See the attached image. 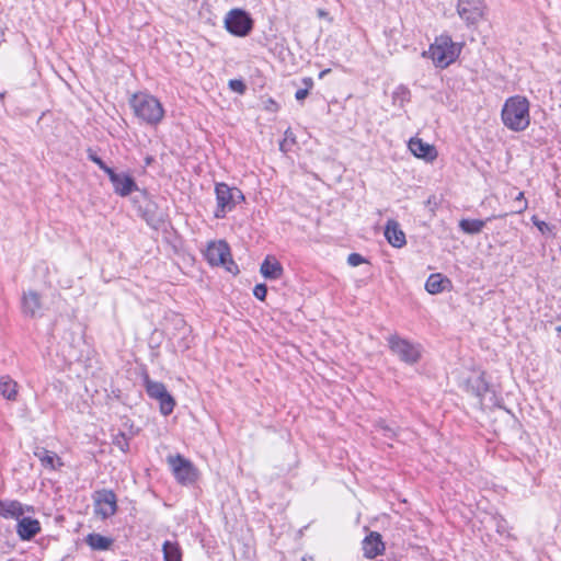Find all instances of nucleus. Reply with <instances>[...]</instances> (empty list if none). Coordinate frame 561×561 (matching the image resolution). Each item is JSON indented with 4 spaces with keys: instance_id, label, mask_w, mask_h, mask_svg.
Segmentation results:
<instances>
[{
    "instance_id": "31",
    "label": "nucleus",
    "mask_w": 561,
    "mask_h": 561,
    "mask_svg": "<svg viewBox=\"0 0 561 561\" xmlns=\"http://www.w3.org/2000/svg\"><path fill=\"white\" fill-rule=\"evenodd\" d=\"M528 207V203L525 198L524 192H519L514 199V209L512 210L515 214L524 213Z\"/></svg>"
},
{
    "instance_id": "24",
    "label": "nucleus",
    "mask_w": 561,
    "mask_h": 561,
    "mask_svg": "<svg viewBox=\"0 0 561 561\" xmlns=\"http://www.w3.org/2000/svg\"><path fill=\"white\" fill-rule=\"evenodd\" d=\"M84 541L92 550L95 551H106L111 549L114 542L111 537H106L98 533L89 534Z\"/></svg>"
},
{
    "instance_id": "16",
    "label": "nucleus",
    "mask_w": 561,
    "mask_h": 561,
    "mask_svg": "<svg viewBox=\"0 0 561 561\" xmlns=\"http://www.w3.org/2000/svg\"><path fill=\"white\" fill-rule=\"evenodd\" d=\"M409 149L415 157L422 158L426 161H433L437 157L435 147L424 142L417 137H413L409 140Z\"/></svg>"
},
{
    "instance_id": "37",
    "label": "nucleus",
    "mask_w": 561,
    "mask_h": 561,
    "mask_svg": "<svg viewBox=\"0 0 561 561\" xmlns=\"http://www.w3.org/2000/svg\"><path fill=\"white\" fill-rule=\"evenodd\" d=\"M308 95H309V90L308 89H299L295 93V98L299 102L304 101Z\"/></svg>"
},
{
    "instance_id": "9",
    "label": "nucleus",
    "mask_w": 561,
    "mask_h": 561,
    "mask_svg": "<svg viewBox=\"0 0 561 561\" xmlns=\"http://www.w3.org/2000/svg\"><path fill=\"white\" fill-rule=\"evenodd\" d=\"M168 462L172 468L176 481L183 485L193 484L197 480V469L191 460L182 455L170 456Z\"/></svg>"
},
{
    "instance_id": "32",
    "label": "nucleus",
    "mask_w": 561,
    "mask_h": 561,
    "mask_svg": "<svg viewBox=\"0 0 561 561\" xmlns=\"http://www.w3.org/2000/svg\"><path fill=\"white\" fill-rule=\"evenodd\" d=\"M377 427L381 431L382 435L386 438L393 439L397 436V430L388 424L385 421H379L377 423Z\"/></svg>"
},
{
    "instance_id": "36",
    "label": "nucleus",
    "mask_w": 561,
    "mask_h": 561,
    "mask_svg": "<svg viewBox=\"0 0 561 561\" xmlns=\"http://www.w3.org/2000/svg\"><path fill=\"white\" fill-rule=\"evenodd\" d=\"M531 220L534 225L540 230V232L545 233L546 231L550 230L548 224L539 220L536 216H533Z\"/></svg>"
},
{
    "instance_id": "15",
    "label": "nucleus",
    "mask_w": 561,
    "mask_h": 561,
    "mask_svg": "<svg viewBox=\"0 0 561 561\" xmlns=\"http://www.w3.org/2000/svg\"><path fill=\"white\" fill-rule=\"evenodd\" d=\"M41 524L32 517L21 516L18 519L16 533L21 540H31L41 533Z\"/></svg>"
},
{
    "instance_id": "29",
    "label": "nucleus",
    "mask_w": 561,
    "mask_h": 561,
    "mask_svg": "<svg viewBox=\"0 0 561 561\" xmlns=\"http://www.w3.org/2000/svg\"><path fill=\"white\" fill-rule=\"evenodd\" d=\"M113 445L123 453L129 451V438L124 432H118L113 438Z\"/></svg>"
},
{
    "instance_id": "33",
    "label": "nucleus",
    "mask_w": 561,
    "mask_h": 561,
    "mask_svg": "<svg viewBox=\"0 0 561 561\" xmlns=\"http://www.w3.org/2000/svg\"><path fill=\"white\" fill-rule=\"evenodd\" d=\"M229 88L239 94H243L247 91L245 83L240 79H231L228 83Z\"/></svg>"
},
{
    "instance_id": "11",
    "label": "nucleus",
    "mask_w": 561,
    "mask_h": 561,
    "mask_svg": "<svg viewBox=\"0 0 561 561\" xmlns=\"http://www.w3.org/2000/svg\"><path fill=\"white\" fill-rule=\"evenodd\" d=\"M146 392L151 399H156L160 403V412L163 415H170L175 407L174 398L168 392L162 382L145 378Z\"/></svg>"
},
{
    "instance_id": "47",
    "label": "nucleus",
    "mask_w": 561,
    "mask_h": 561,
    "mask_svg": "<svg viewBox=\"0 0 561 561\" xmlns=\"http://www.w3.org/2000/svg\"><path fill=\"white\" fill-rule=\"evenodd\" d=\"M275 104L274 100H271L270 106H273Z\"/></svg>"
},
{
    "instance_id": "30",
    "label": "nucleus",
    "mask_w": 561,
    "mask_h": 561,
    "mask_svg": "<svg viewBox=\"0 0 561 561\" xmlns=\"http://www.w3.org/2000/svg\"><path fill=\"white\" fill-rule=\"evenodd\" d=\"M87 156L90 161L95 163L102 171H104L106 174L112 170L113 168H110L98 154L96 152L89 148L87 150Z\"/></svg>"
},
{
    "instance_id": "1",
    "label": "nucleus",
    "mask_w": 561,
    "mask_h": 561,
    "mask_svg": "<svg viewBox=\"0 0 561 561\" xmlns=\"http://www.w3.org/2000/svg\"><path fill=\"white\" fill-rule=\"evenodd\" d=\"M501 118L505 127L513 131H523L530 124L529 101L522 95L508 98L501 111Z\"/></svg>"
},
{
    "instance_id": "5",
    "label": "nucleus",
    "mask_w": 561,
    "mask_h": 561,
    "mask_svg": "<svg viewBox=\"0 0 561 561\" xmlns=\"http://www.w3.org/2000/svg\"><path fill=\"white\" fill-rule=\"evenodd\" d=\"M224 24L227 32L231 35L245 37L252 32L254 20L245 10L234 8L226 14Z\"/></svg>"
},
{
    "instance_id": "12",
    "label": "nucleus",
    "mask_w": 561,
    "mask_h": 561,
    "mask_svg": "<svg viewBox=\"0 0 561 561\" xmlns=\"http://www.w3.org/2000/svg\"><path fill=\"white\" fill-rule=\"evenodd\" d=\"M113 185L114 193L126 197L133 192H141L135 179L126 172H116L114 169L106 174Z\"/></svg>"
},
{
    "instance_id": "23",
    "label": "nucleus",
    "mask_w": 561,
    "mask_h": 561,
    "mask_svg": "<svg viewBox=\"0 0 561 561\" xmlns=\"http://www.w3.org/2000/svg\"><path fill=\"white\" fill-rule=\"evenodd\" d=\"M41 307V297L36 291L30 290L23 295L22 309L24 314L35 317Z\"/></svg>"
},
{
    "instance_id": "39",
    "label": "nucleus",
    "mask_w": 561,
    "mask_h": 561,
    "mask_svg": "<svg viewBox=\"0 0 561 561\" xmlns=\"http://www.w3.org/2000/svg\"><path fill=\"white\" fill-rule=\"evenodd\" d=\"M183 344L181 345L182 350H187L190 347V343L186 341V337H183Z\"/></svg>"
},
{
    "instance_id": "13",
    "label": "nucleus",
    "mask_w": 561,
    "mask_h": 561,
    "mask_svg": "<svg viewBox=\"0 0 561 561\" xmlns=\"http://www.w3.org/2000/svg\"><path fill=\"white\" fill-rule=\"evenodd\" d=\"M483 0H458L457 12L467 25H474L483 18Z\"/></svg>"
},
{
    "instance_id": "40",
    "label": "nucleus",
    "mask_w": 561,
    "mask_h": 561,
    "mask_svg": "<svg viewBox=\"0 0 561 561\" xmlns=\"http://www.w3.org/2000/svg\"><path fill=\"white\" fill-rule=\"evenodd\" d=\"M331 70L330 69H324L322 70L320 73H319V78L322 79L324 76H327Z\"/></svg>"
},
{
    "instance_id": "25",
    "label": "nucleus",
    "mask_w": 561,
    "mask_h": 561,
    "mask_svg": "<svg viewBox=\"0 0 561 561\" xmlns=\"http://www.w3.org/2000/svg\"><path fill=\"white\" fill-rule=\"evenodd\" d=\"M0 393L7 400L14 401L18 396V383L9 376L0 378Z\"/></svg>"
},
{
    "instance_id": "4",
    "label": "nucleus",
    "mask_w": 561,
    "mask_h": 561,
    "mask_svg": "<svg viewBox=\"0 0 561 561\" xmlns=\"http://www.w3.org/2000/svg\"><path fill=\"white\" fill-rule=\"evenodd\" d=\"M460 50L461 48L453 42L449 35L443 34L436 37L426 54L436 67L444 69L458 58Z\"/></svg>"
},
{
    "instance_id": "2",
    "label": "nucleus",
    "mask_w": 561,
    "mask_h": 561,
    "mask_svg": "<svg viewBox=\"0 0 561 561\" xmlns=\"http://www.w3.org/2000/svg\"><path fill=\"white\" fill-rule=\"evenodd\" d=\"M135 115L142 122L157 125L164 115L160 101L149 94H134L129 101Z\"/></svg>"
},
{
    "instance_id": "19",
    "label": "nucleus",
    "mask_w": 561,
    "mask_h": 561,
    "mask_svg": "<svg viewBox=\"0 0 561 561\" xmlns=\"http://www.w3.org/2000/svg\"><path fill=\"white\" fill-rule=\"evenodd\" d=\"M34 456L38 458L42 466L46 469L55 470L57 467H62L64 462L56 453L47 450L45 447L36 446L34 448Z\"/></svg>"
},
{
    "instance_id": "8",
    "label": "nucleus",
    "mask_w": 561,
    "mask_h": 561,
    "mask_svg": "<svg viewBox=\"0 0 561 561\" xmlns=\"http://www.w3.org/2000/svg\"><path fill=\"white\" fill-rule=\"evenodd\" d=\"M217 208L215 210V217L218 219L225 218L228 211H231L236 207L234 196L240 199H244L242 192L237 187H230L226 183H217L215 186Z\"/></svg>"
},
{
    "instance_id": "38",
    "label": "nucleus",
    "mask_w": 561,
    "mask_h": 561,
    "mask_svg": "<svg viewBox=\"0 0 561 561\" xmlns=\"http://www.w3.org/2000/svg\"><path fill=\"white\" fill-rule=\"evenodd\" d=\"M302 83H304V85H305V88H304V89H308V90H310V89L313 87V80H312V78H310V77H305V78H302Z\"/></svg>"
},
{
    "instance_id": "44",
    "label": "nucleus",
    "mask_w": 561,
    "mask_h": 561,
    "mask_svg": "<svg viewBox=\"0 0 561 561\" xmlns=\"http://www.w3.org/2000/svg\"><path fill=\"white\" fill-rule=\"evenodd\" d=\"M234 201H236V204H237V203H238V202H240L241 199H240V198H238V196H234Z\"/></svg>"
},
{
    "instance_id": "10",
    "label": "nucleus",
    "mask_w": 561,
    "mask_h": 561,
    "mask_svg": "<svg viewBox=\"0 0 561 561\" xmlns=\"http://www.w3.org/2000/svg\"><path fill=\"white\" fill-rule=\"evenodd\" d=\"M94 514L107 519L117 513V496L113 490L101 489L93 493Z\"/></svg>"
},
{
    "instance_id": "21",
    "label": "nucleus",
    "mask_w": 561,
    "mask_h": 561,
    "mask_svg": "<svg viewBox=\"0 0 561 561\" xmlns=\"http://www.w3.org/2000/svg\"><path fill=\"white\" fill-rule=\"evenodd\" d=\"M449 287H451L450 279L440 273L431 274L425 283V289L432 295L439 294Z\"/></svg>"
},
{
    "instance_id": "43",
    "label": "nucleus",
    "mask_w": 561,
    "mask_h": 561,
    "mask_svg": "<svg viewBox=\"0 0 561 561\" xmlns=\"http://www.w3.org/2000/svg\"><path fill=\"white\" fill-rule=\"evenodd\" d=\"M5 92L0 93V99H4Z\"/></svg>"
},
{
    "instance_id": "6",
    "label": "nucleus",
    "mask_w": 561,
    "mask_h": 561,
    "mask_svg": "<svg viewBox=\"0 0 561 561\" xmlns=\"http://www.w3.org/2000/svg\"><path fill=\"white\" fill-rule=\"evenodd\" d=\"M204 255L210 265L225 266L228 272L239 273L238 265L231 259L229 244L225 240L210 242Z\"/></svg>"
},
{
    "instance_id": "26",
    "label": "nucleus",
    "mask_w": 561,
    "mask_h": 561,
    "mask_svg": "<svg viewBox=\"0 0 561 561\" xmlns=\"http://www.w3.org/2000/svg\"><path fill=\"white\" fill-rule=\"evenodd\" d=\"M162 552L164 561H182V549L176 541L165 540Z\"/></svg>"
},
{
    "instance_id": "22",
    "label": "nucleus",
    "mask_w": 561,
    "mask_h": 561,
    "mask_svg": "<svg viewBox=\"0 0 561 561\" xmlns=\"http://www.w3.org/2000/svg\"><path fill=\"white\" fill-rule=\"evenodd\" d=\"M261 274L267 279H278L283 275V266L276 259L267 256L261 264Z\"/></svg>"
},
{
    "instance_id": "28",
    "label": "nucleus",
    "mask_w": 561,
    "mask_h": 561,
    "mask_svg": "<svg viewBox=\"0 0 561 561\" xmlns=\"http://www.w3.org/2000/svg\"><path fill=\"white\" fill-rule=\"evenodd\" d=\"M392 99L394 102H400L402 105L405 102H409L411 99V92L408 87L400 84L396 88V90L392 93Z\"/></svg>"
},
{
    "instance_id": "3",
    "label": "nucleus",
    "mask_w": 561,
    "mask_h": 561,
    "mask_svg": "<svg viewBox=\"0 0 561 561\" xmlns=\"http://www.w3.org/2000/svg\"><path fill=\"white\" fill-rule=\"evenodd\" d=\"M133 205L137 209V214L142 218L149 227L159 230L165 222L167 215L159 208L157 203L151 198L146 190H142L131 199Z\"/></svg>"
},
{
    "instance_id": "41",
    "label": "nucleus",
    "mask_w": 561,
    "mask_h": 561,
    "mask_svg": "<svg viewBox=\"0 0 561 561\" xmlns=\"http://www.w3.org/2000/svg\"><path fill=\"white\" fill-rule=\"evenodd\" d=\"M152 161H153L152 157H147L146 158V164H150Z\"/></svg>"
},
{
    "instance_id": "27",
    "label": "nucleus",
    "mask_w": 561,
    "mask_h": 561,
    "mask_svg": "<svg viewBox=\"0 0 561 561\" xmlns=\"http://www.w3.org/2000/svg\"><path fill=\"white\" fill-rule=\"evenodd\" d=\"M486 221L482 219L463 218L459 221V228L467 234H478L484 228Z\"/></svg>"
},
{
    "instance_id": "35",
    "label": "nucleus",
    "mask_w": 561,
    "mask_h": 561,
    "mask_svg": "<svg viewBox=\"0 0 561 561\" xmlns=\"http://www.w3.org/2000/svg\"><path fill=\"white\" fill-rule=\"evenodd\" d=\"M365 262H367L366 259L363 255H360L359 253H351L347 256V263H348V265H351L353 267L358 266Z\"/></svg>"
},
{
    "instance_id": "20",
    "label": "nucleus",
    "mask_w": 561,
    "mask_h": 561,
    "mask_svg": "<svg viewBox=\"0 0 561 561\" xmlns=\"http://www.w3.org/2000/svg\"><path fill=\"white\" fill-rule=\"evenodd\" d=\"M466 386L468 391L480 399L490 391V383L486 381L484 373L468 378Z\"/></svg>"
},
{
    "instance_id": "18",
    "label": "nucleus",
    "mask_w": 561,
    "mask_h": 561,
    "mask_svg": "<svg viewBox=\"0 0 561 561\" xmlns=\"http://www.w3.org/2000/svg\"><path fill=\"white\" fill-rule=\"evenodd\" d=\"M25 511H33L32 506H24L19 501L0 500V516L4 518H15L16 520L24 515Z\"/></svg>"
},
{
    "instance_id": "42",
    "label": "nucleus",
    "mask_w": 561,
    "mask_h": 561,
    "mask_svg": "<svg viewBox=\"0 0 561 561\" xmlns=\"http://www.w3.org/2000/svg\"><path fill=\"white\" fill-rule=\"evenodd\" d=\"M284 142L285 141L280 142V145H279V148H280L282 151H286L285 148H284Z\"/></svg>"
},
{
    "instance_id": "17",
    "label": "nucleus",
    "mask_w": 561,
    "mask_h": 561,
    "mask_svg": "<svg viewBox=\"0 0 561 561\" xmlns=\"http://www.w3.org/2000/svg\"><path fill=\"white\" fill-rule=\"evenodd\" d=\"M385 237L393 248H402L407 244L405 233L394 219H389L385 227Z\"/></svg>"
},
{
    "instance_id": "45",
    "label": "nucleus",
    "mask_w": 561,
    "mask_h": 561,
    "mask_svg": "<svg viewBox=\"0 0 561 561\" xmlns=\"http://www.w3.org/2000/svg\"><path fill=\"white\" fill-rule=\"evenodd\" d=\"M558 332H561V325L557 327L556 329Z\"/></svg>"
},
{
    "instance_id": "34",
    "label": "nucleus",
    "mask_w": 561,
    "mask_h": 561,
    "mask_svg": "<svg viewBox=\"0 0 561 561\" xmlns=\"http://www.w3.org/2000/svg\"><path fill=\"white\" fill-rule=\"evenodd\" d=\"M253 295L256 299L264 301L267 295V286L265 284H257L253 288Z\"/></svg>"
},
{
    "instance_id": "7",
    "label": "nucleus",
    "mask_w": 561,
    "mask_h": 561,
    "mask_svg": "<svg viewBox=\"0 0 561 561\" xmlns=\"http://www.w3.org/2000/svg\"><path fill=\"white\" fill-rule=\"evenodd\" d=\"M387 341L390 351L403 363L414 365L420 360L421 350L419 344H414L398 334L390 335Z\"/></svg>"
},
{
    "instance_id": "14",
    "label": "nucleus",
    "mask_w": 561,
    "mask_h": 561,
    "mask_svg": "<svg viewBox=\"0 0 561 561\" xmlns=\"http://www.w3.org/2000/svg\"><path fill=\"white\" fill-rule=\"evenodd\" d=\"M363 551L364 556L368 559H374L378 556L383 554L385 552V542L382 541V537L377 531H371L367 535L363 542Z\"/></svg>"
},
{
    "instance_id": "46",
    "label": "nucleus",
    "mask_w": 561,
    "mask_h": 561,
    "mask_svg": "<svg viewBox=\"0 0 561 561\" xmlns=\"http://www.w3.org/2000/svg\"><path fill=\"white\" fill-rule=\"evenodd\" d=\"M275 104L274 100H271L270 106H273Z\"/></svg>"
}]
</instances>
